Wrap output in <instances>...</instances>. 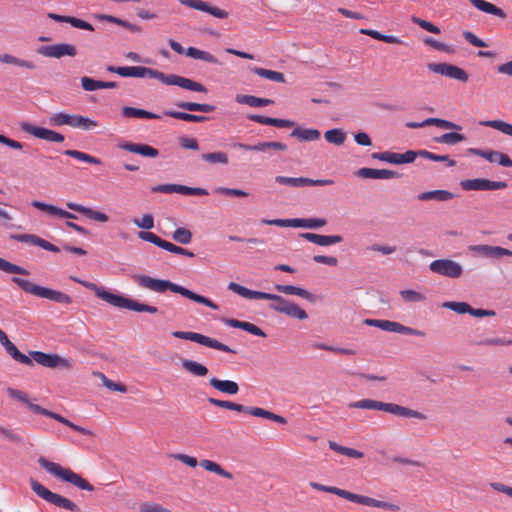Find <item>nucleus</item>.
Returning a JSON list of instances; mask_svg holds the SVG:
<instances>
[{
  "label": "nucleus",
  "instance_id": "a211bd4d",
  "mask_svg": "<svg viewBox=\"0 0 512 512\" xmlns=\"http://www.w3.org/2000/svg\"><path fill=\"white\" fill-rule=\"evenodd\" d=\"M427 68L436 73L440 74L442 76L455 79L461 82H467L468 81V74L467 72L453 64L449 63H429L427 65Z\"/></svg>",
  "mask_w": 512,
  "mask_h": 512
},
{
  "label": "nucleus",
  "instance_id": "5fc2aeb1",
  "mask_svg": "<svg viewBox=\"0 0 512 512\" xmlns=\"http://www.w3.org/2000/svg\"><path fill=\"white\" fill-rule=\"evenodd\" d=\"M172 238L174 241L180 243V244H189L192 240V233L190 230L184 227L177 228L173 234Z\"/></svg>",
  "mask_w": 512,
  "mask_h": 512
},
{
  "label": "nucleus",
  "instance_id": "bb28decb",
  "mask_svg": "<svg viewBox=\"0 0 512 512\" xmlns=\"http://www.w3.org/2000/svg\"><path fill=\"white\" fill-rule=\"evenodd\" d=\"M233 148H239L247 151H257V152H266L269 149L285 151L287 149V145L281 142H259L255 145H248L244 143H234L232 145Z\"/></svg>",
  "mask_w": 512,
  "mask_h": 512
},
{
  "label": "nucleus",
  "instance_id": "864d4df0",
  "mask_svg": "<svg viewBox=\"0 0 512 512\" xmlns=\"http://www.w3.org/2000/svg\"><path fill=\"white\" fill-rule=\"evenodd\" d=\"M435 140L438 143L454 145V144L464 141L465 136L463 134L449 132V133H445V134L441 135L440 137H437Z\"/></svg>",
  "mask_w": 512,
  "mask_h": 512
},
{
  "label": "nucleus",
  "instance_id": "4be33fe9",
  "mask_svg": "<svg viewBox=\"0 0 512 512\" xmlns=\"http://www.w3.org/2000/svg\"><path fill=\"white\" fill-rule=\"evenodd\" d=\"M179 2L192 9L206 12L215 18L226 19L229 16V12L226 10L213 6L209 2L203 0H179Z\"/></svg>",
  "mask_w": 512,
  "mask_h": 512
},
{
  "label": "nucleus",
  "instance_id": "4468645a",
  "mask_svg": "<svg viewBox=\"0 0 512 512\" xmlns=\"http://www.w3.org/2000/svg\"><path fill=\"white\" fill-rule=\"evenodd\" d=\"M32 362L35 361L41 366L48 368H64V369H73L75 362L71 358H64L59 356L58 354H47L41 351H31L30 352Z\"/></svg>",
  "mask_w": 512,
  "mask_h": 512
},
{
  "label": "nucleus",
  "instance_id": "79ce46f5",
  "mask_svg": "<svg viewBox=\"0 0 512 512\" xmlns=\"http://www.w3.org/2000/svg\"><path fill=\"white\" fill-rule=\"evenodd\" d=\"M164 114L166 116H169V117H172V118H175V119H179V120H183V121H187V122H205L208 120V117L206 116H202V115H195V114H190V113H186V112H179V111H173V110H168V111H165Z\"/></svg>",
  "mask_w": 512,
  "mask_h": 512
},
{
  "label": "nucleus",
  "instance_id": "dca6fc26",
  "mask_svg": "<svg viewBox=\"0 0 512 512\" xmlns=\"http://www.w3.org/2000/svg\"><path fill=\"white\" fill-rule=\"evenodd\" d=\"M19 125L21 130L25 133L48 142L62 143L65 140L64 135L61 133L44 127L35 126L27 121L20 122Z\"/></svg>",
  "mask_w": 512,
  "mask_h": 512
},
{
  "label": "nucleus",
  "instance_id": "39448f33",
  "mask_svg": "<svg viewBox=\"0 0 512 512\" xmlns=\"http://www.w3.org/2000/svg\"><path fill=\"white\" fill-rule=\"evenodd\" d=\"M310 486L315 490L335 494V495H337L341 498H344L348 501H351L353 503H358L361 505L374 507V508H381V509L390 510V511H394V512H397L400 509L399 505H397L395 503L377 500V499H374V498H371L368 496H364V495H360V494H356V493H353L348 490L341 489V488H338L335 486H326V485H323V484H320L317 482H311Z\"/></svg>",
  "mask_w": 512,
  "mask_h": 512
},
{
  "label": "nucleus",
  "instance_id": "2f4dec72",
  "mask_svg": "<svg viewBox=\"0 0 512 512\" xmlns=\"http://www.w3.org/2000/svg\"><path fill=\"white\" fill-rule=\"evenodd\" d=\"M275 289L278 292L286 294V295H296V296L304 298L310 302L315 301V296L312 293H310L309 291H307L301 287H297L294 285L276 284Z\"/></svg>",
  "mask_w": 512,
  "mask_h": 512
},
{
  "label": "nucleus",
  "instance_id": "37998d69",
  "mask_svg": "<svg viewBox=\"0 0 512 512\" xmlns=\"http://www.w3.org/2000/svg\"><path fill=\"white\" fill-rule=\"evenodd\" d=\"M199 464L203 469H205L209 472H213V473H215L219 476H222L224 478H227V479L233 478L232 473L224 470L218 463H216L212 460L204 459V460H201Z\"/></svg>",
  "mask_w": 512,
  "mask_h": 512
},
{
  "label": "nucleus",
  "instance_id": "13d9d810",
  "mask_svg": "<svg viewBox=\"0 0 512 512\" xmlns=\"http://www.w3.org/2000/svg\"><path fill=\"white\" fill-rule=\"evenodd\" d=\"M96 375L102 380L103 385L112 390V391H118L125 393L127 391V388L122 383H115L112 380L108 379L103 373L97 372Z\"/></svg>",
  "mask_w": 512,
  "mask_h": 512
},
{
  "label": "nucleus",
  "instance_id": "ea45409f",
  "mask_svg": "<svg viewBox=\"0 0 512 512\" xmlns=\"http://www.w3.org/2000/svg\"><path fill=\"white\" fill-rule=\"evenodd\" d=\"M460 186L464 191H487V179L475 178L462 180Z\"/></svg>",
  "mask_w": 512,
  "mask_h": 512
},
{
  "label": "nucleus",
  "instance_id": "f03ea898",
  "mask_svg": "<svg viewBox=\"0 0 512 512\" xmlns=\"http://www.w3.org/2000/svg\"><path fill=\"white\" fill-rule=\"evenodd\" d=\"M117 74L121 77L155 78L166 85H176L186 90L207 93L206 87L199 82L175 74L166 75L161 71L143 66L118 67Z\"/></svg>",
  "mask_w": 512,
  "mask_h": 512
},
{
  "label": "nucleus",
  "instance_id": "de8ad7c7",
  "mask_svg": "<svg viewBox=\"0 0 512 512\" xmlns=\"http://www.w3.org/2000/svg\"><path fill=\"white\" fill-rule=\"evenodd\" d=\"M325 140L334 145H342L346 140V133L338 128L327 130L324 134Z\"/></svg>",
  "mask_w": 512,
  "mask_h": 512
},
{
  "label": "nucleus",
  "instance_id": "338daca9",
  "mask_svg": "<svg viewBox=\"0 0 512 512\" xmlns=\"http://www.w3.org/2000/svg\"><path fill=\"white\" fill-rule=\"evenodd\" d=\"M164 250L169 251L171 253H175V254H179V255H184V256H187V257H190V258L195 256V254L193 252H191V251H189V250H187L185 248H182L180 246H177V245H175V244H173V243H171L169 241H168V243H167V245H166Z\"/></svg>",
  "mask_w": 512,
  "mask_h": 512
},
{
  "label": "nucleus",
  "instance_id": "69168bd1",
  "mask_svg": "<svg viewBox=\"0 0 512 512\" xmlns=\"http://www.w3.org/2000/svg\"><path fill=\"white\" fill-rule=\"evenodd\" d=\"M81 86L85 91H96L100 89V80L84 76L81 78Z\"/></svg>",
  "mask_w": 512,
  "mask_h": 512
},
{
  "label": "nucleus",
  "instance_id": "680f3d73",
  "mask_svg": "<svg viewBox=\"0 0 512 512\" xmlns=\"http://www.w3.org/2000/svg\"><path fill=\"white\" fill-rule=\"evenodd\" d=\"M133 223L138 228L149 230L154 227V218L151 214H144L141 219H133Z\"/></svg>",
  "mask_w": 512,
  "mask_h": 512
},
{
  "label": "nucleus",
  "instance_id": "3c124183",
  "mask_svg": "<svg viewBox=\"0 0 512 512\" xmlns=\"http://www.w3.org/2000/svg\"><path fill=\"white\" fill-rule=\"evenodd\" d=\"M416 153H417V157L420 156V157H423V158H426V159H429L432 161L446 162L447 165L450 167H453L456 165V162L454 160L450 159V157L448 155H437V154H434L427 150L416 151Z\"/></svg>",
  "mask_w": 512,
  "mask_h": 512
},
{
  "label": "nucleus",
  "instance_id": "0eeeda50",
  "mask_svg": "<svg viewBox=\"0 0 512 512\" xmlns=\"http://www.w3.org/2000/svg\"><path fill=\"white\" fill-rule=\"evenodd\" d=\"M351 408L357 409H368L377 410L391 413L397 416L406 418H416L420 420H426L427 416L417 410L410 409L408 407L400 406L394 403H385L373 399H362L349 404Z\"/></svg>",
  "mask_w": 512,
  "mask_h": 512
},
{
  "label": "nucleus",
  "instance_id": "cd10ccee",
  "mask_svg": "<svg viewBox=\"0 0 512 512\" xmlns=\"http://www.w3.org/2000/svg\"><path fill=\"white\" fill-rule=\"evenodd\" d=\"M66 206L70 210L76 211L78 213H81L84 216H86L87 218H89L91 220H94V221H98V222H101V223H106L109 220V217H108L107 214H105V213H103L101 211L93 210L91 208L85 207L83 205H80V204H77V203H74V202H67Z\"/></svg>",
  "mask_w": 512,
  "mask_h": 512
},
{
  "label": "nucleus",
  "instance_id": "f704fd0d",
  "mask_svg": "<svg viewBox=\"0 0 512 512\" xmlns=\"http://www.w3.org/2000/svg\"><path fill=\"white\" fill-rule=\"evenodd\" d=\"M291 136L300 141H317L320 139L321 133L317 129L297 127L291 132Z\"/></svg>",
  "mask_w": 512,
  "mask_h": 512
},
{
  "label": "nucleus",
  "instance_id": "f8f14e48",
  "mask_svg": "<svg viewBox=\"0 0 512 512\" xmlns=\"http://www.w3.org/2000/svg\"><path fill=\"white\" fill-rule=\"evenodd\" d=\"M262 224L279 227L317 229L327 224L324 218L262 219Z\"/></svg>",
  "mask_w": 512,
  "mask_h": 512
},
{
  "label": "nucleus",
  "instance_id": "f3484780",
  "mask_svg": "<svg viewBox=\"0 0 512 512\" xmlns=\"http://www.w3.org/2000/svg\"><path fill=\"white\" fill-rule=\"evenodd\" d=\"M429 269L439 275L449 278H459L463 273V267L451 259H438L430 263Z\"/></svg>",
  "mask_w": 512,
  "mask_h": 512
},
{
  "label": "nucleus",
  "instance_id": "58836bf2",
  "mask_svg": "<svg viewBox=\"0 0 512 512\" xmlns=\"http://www.w3.org/2000/svg\"><path fill=\"white\" fill-rule=\"evenodd\" d=\"M178 108L187 110V111H198L203 113H211L215 110V106L206 103H196V102H184L180 101L176 103Z\"/></svg>",
  "mask_w": 512,
  "mask_h": 512
},
{
  "label": "nucleus",
  "instance_id": "8fccbe9b",
  "mask_svg": "<svg viewBox=\"0 0 512 512\" xmlns=\"http://www.w3.org/2000/svg\"><path fill=\"white\" fill-rule=\"evenodd\" d=\"M64 154L67 155V156H70V157H72L74 159L86 162V163H90V164H94V165L102 164V162H101V160L99 158H96L94 156H91V155H89L87 153H84V152H81V151H78V150H66L64 152Z\"/></svg>",
  "mask_w": 512,
  "mask_h": 512
},
{
  "label": "nucleus",
  "instance_id": "423d86ee",
  "mask_svg": "<svg viewBox=\"0 0 512 512\" xmlns=\"http://www.w3.org/2000/svg\"><path fill=\"white\" fill-rule=\"evenodd\" d=\"M38 463L49 474L53 475L54 477L60 479L63 482L70 483L71 485L79 488L80 490H85L89 492H92L94 490L92 484H90L80 474L75 473L70 468L63 467L60 464L49 461L44 457H39Z\"/></svg>",
  "mask_w": 512,
  "mask_h": 512
},
{
  "label": "nucleus",
  "instance_id": "e433bc0d",
  "mask_svg": "<svg viewBox=\"0 0 512 512\" xmlns=\"http://www.w3.org/2000/svg\"><path fill=\"white\" fill-rule=\"evenodd\" d=\"M236 101L239 104H246L251 107H264L273 103L272 100L266 98H259L253 95L238 94Z\"/></svg>",
  "mask_w": 512,
  "mask_h": 512
},
{
  "label": "nucleus",
  "instance_id": "c756f323",
  "mask_svg": "<svg viewBox=\"0 0 512 512\" xmlns=\"http://www.w3.org/2000/svg\"><path fill=\"white\" fill-rule=\"evenodd\" d=\"M209 384L213 388L224 394L235 395L239 392V385L235 381L220 380L216 377H212L209 380Z\"/></svg>",
  "mask_w": 512,
  "mask_h": 512
},
{
  "label": "nucleus",
  "instance_id": "c9c22d12",
  "mask_svg": "<svg viewBox=\"0 0 512 512\" xmlns=\"http://www.w3.org/2000/svg\"><path fill=\"white\" fill-rule=\"evenodd\" d=\"M181 366L190 374L198 377H205L208 374V368L196 361L181 359Z\"/></svg>",
  "mask_w": 512,
  "mask_h": 512
},
{
  "label": "nucleus",
  "instance_id": "7c9ffc66",
  "mask_svg": "<svg viewBox=\"0 0 512 512\" xmlns=\"http://www.w3.org/2000/svg\"><path fill=\"white\" fill-rule=\"evenodd\" d=\"M31 205L33 207H35L43 212L49 213L51 215L59 216V217L66 218V219H76L77 218L74 214H72L66 210H63L61 208H58V207L50 205V204H46V203L38 201V200L32 201Z\"/></svg>",
  "mask_w": 512,
  "mask_h": 512
},
{
  "label": "nucleus",
  "instance_id": "774afa93",
  "mask_svg": "<svg viewBox=\"0 0 512 512\" xmlns=\"http://www.w3.org/2000/svg\"><path fill=\"white\" fill-rule=\"evenodd\" d=\"M140 512H171L167 508L156 503H144L140 506Z\"/></svg>",
  "mask_w": 512,
  "mask_h": 512
},
{
  "label": "nucleus",
  "instance_id": "bf43d9fd",
  "mask_svg": "<svg viewBox=\"0 0 512 512\" xmlns=\"http://www.w3.org/2000/svg\"><path fill=\"white\" fill-rule=\"evenodd\" d=\"M443 307L448 308L458 314H465L469 313L470 311V305L465 302L449 301L443 303Z\"/></svg>",
  "mask_w": 512,
  "mask_h": 512
},
{
  "label": "nucleus",
  "instance_id": "6e6552de",
  "mask_svg": "<svg viewBox=\"0 0 512 512\" xmlns=\"http://www.w3.org/2000/svg\"><path fill=\"white\" fill-rule=\"evenodd\" d=\"M8 394L18 400V401H21L23 403H25L27 405V407L34 413L36 414H40V415H43V416H46V417H49V418H52L68 427H70L71 429H73L74 431H77L83 435H86V436H94V433L87 429V428H84V427H81V426H78L74 423H72L71 421H69L68 419H66L65 417H63L62 415L58 414V413H55V412H52L46 408H43L37 404H34L32 402L29 401L28 399V395L23 392V391H20V390H17V389H12V388H9L8 389Z\"/></svg>",
  "mask_w": 512,
  "mask_h": 512
},
{
  "label": "nucleus",
  "instance_id": "a19ab883",
  "mask_svg": "<svg viewBox=\"0 0 512 512\" xmlns=\"http://www.w3.org/2000/svg\"><path fill=\"white\" fill-rule=\"evenodd\" d=\"M453 193L447 190H433L421 193L418 198L422 201L425 200H437V201H448L453 199Z\"/></svg>",
  "mask_w": 512,
  "mask_h": 512
},
{
  "label": "nucleus",
  "instance_id": "9d476101",
  "mask_svg": "<svg viewBox=\"0 0 512 512\" xmlns=\"http://www.w3.org/2000/svg\"><path fill=\"white\" fill-rule=\"evenodd\" d=\"M30 486H31V489L40 498L47 501L48 503H50L56 507L66 509L71 512H79L80 511V508L76 503H74L70 499H68L60 494L50 491L48 488H46L44 485L39 483L37 480L30 479Z\"/></svg>",
  "mask_w": 512,
  "mask_h": 512
},
{
  "label": "nucleus",
  "instance_id": "f257e3e1",
  "mask_svg": "<svg viewBox=\"0 0 512 512\" xmlns=\"http://www.w3.org/2000/svg\"><path fill=\"white\" fill-rule=\"evenodd\" d=\"M228 289L246 299L271 300L272 303L270 304V308L272 310L277 311L279 313H283L291 318L299 320H304L308 318V314L306 313L305 310H303L297 304L283 298L282 296L261 291L250 290L236 282H230L228 284Z\"/></svg>",
  "mask_w": 512,
  "mask_h": 512
},
{
  "label": "nucleus",
  "instance_id": "473e14b6",
  "mask_svg": "<svg viewBox=\"0 0 512 512\" xmlns=\"http://www.w3.org/2000/svg\"><path fill=\"white\" fill-rule=\"evenodd\" d=\"M469 1L475 8H477L478 10H480L482 12H485V13L491 14V15H495L500 18L506 17L505 12L501 8L497 7L496 5H494L488 1H485V0H469Z\"/></svg>",
  "mask_w": 512,
  "mask_h": 512
},
{
  "label": "nucleus",
  "instance_id": "5701e85b",
  "mask_svg": "<svg viewBox=\"0 0 512 512\" xmlns=\"http://www.w3.org/2000/svg\"><path fill=\"white\" fill-rule=\"evenodd\" d=\"M232 411L244 412V413L250 414L252 416L262 417V418H265V419H268V420H271V421H274V422H277L280 424L287 423V420L284 417H282L278 414H275L273 412H270L268 410H265L263 408H260V407H247L242 404H238V403L234 402L233 406H232Z\"/></svg>",
  "mask_w": 512,
  "mask_h": 512
},
{
  "label": "nucleus",
  "instance_id": "09e8293b",
  "mask_svg": "<svg viewBox=\"0 0 512 512\" xmlns=\"http://www.w3.org/2000/svg\"><path fill=\"white\" fill-rule=\"evenodd\" d=\"M203 161L208 162L210 164H223L226 165L229 162L228 155L225 152H210L203 153L201 155Z\"/></svg>",
  "mask_w": 512,
  "mask_h": 512
},
{
  "label": "nucleus",
  "instance_id": "a18cd8bd",
  "mask_svg": "<svg viewBox=\"0 0 512 512\" xmlns=\"http://www.w3.org/2000/svg\"><path fill=\"white\" fill-rule=\"evenodd\" d=\"M481 126L490 127L502 132L505 135L512 137V124H509L503 120H485L480 121Z\"/></svg>",
  "mask_w": 512,
  "mask_h": 512
},
{
  "label": "nucleus",
  "instance_id": "4c0bfd02",
  "mask_svg": "<svg viewBox=\"0 0 512 512\" xmlns=\"http://www.w3.org/2000/svg\"><path fill=\"white\" fill-rule=\"evenodd\" d=\"M185 53L188 57H191L193 59L202 60L204 62H208V63H212V64H219L218 59L215 56H213L211 53L204 51V50H200L195 47L187 48Z\"/></svg>",
  "mask_w": 512,
  "mask_h": 512
},
{
  "label": "nucleus",
  "instance_id": "393cba45",
  "mask_svg": "<svg viewBox=\"0 0 512 512\" xmlns=\"http://www.w3.org/2000/svg\"><path fill=\"white\" fill-rule=\"evenodd\" d=\"M356 175L364 179H393L398 178L400 175L396 171L388 169H374L363 167L360 168Z\"/></svg>",
  "mask_w": 512,
  "mask_h": 512
},
{
  "label": "nucleus",
  "instance_id": "6e6d98bb",
  "mask_svg": "<svg viewBox=\"0 0 512 512\" xmlns=\"http://www.w3.org/2000/svg\"><path fill=\"white\" fill-rule=\"evenodd\" d=\"M479 346H511L512 339L505 337L486 338L476 343Z\"/></svg>",
  "mask_w": 512,
  "mask_h": 512
},
{
  "label": "nucleus",
  "instance_id": "6ab92c4d",
  "mask_svg": "<svg viewBox=\"0 0 512 512\" xmlns=\"http://www.w3.org/2000/svg\"><path fill=\"white\" fill-rule=\"evenodd\" d=\"M38 53L44 57L60 59L62 57H75L77 48L73 44L58 43L54 45L41 46Z\"/></svg>",
  "mask_w": 512,
  "mask_h": 512
},
{
  "label": "nucleus",
  "instance_id": "603ef678",
  "mask_svg": "<svg viewBox=\"0 0 512 512\" xmlns=\"http://www.w3.org/2000/svg\"><path fill=\"white\" fill-rule=\"evenodd\" d=\"M138 237L141 240L150 242L162 249H165V247L168 243V241L161 239L159 236H157L156 234L149 232V231L138 232Z\"/></svg>",
  "mask_w": 512,
  "mask_h": 512
},
{
  "label": "nucleus",
  "instance_id": "052dcab7",
  "mask_svg": "<svg viewBox=\"0 0 512 512\" xmlns=\"http://www.w3.org/2000/svg\"><path fill=\"white\" fill-rule=\"evenodd\" d=\"M400 295L405 302H421L425 300V296L415 290H402Z\"/></svg>",
  "mask_w": 512,
  "mask_h": 512
},
{
  "label": "nucleus",
  "instance_id": "c03bdc74",
  "mask_svg": "<svg viewBox=\"0 0 512 512\" xmlns=\"http://www.w3.org/2000/svg\"><path fill=\"white\" fill-rule=\"evenodd\" d=\"M252 72L256 75L268 79L270 81L284 83L285 82V76L283 73L273 70H268L265 68L260 67H254L252 68Z\"/></svg>",
  "mask_w": 512,
  "mask_h": 512
},
{
  "label": "nucleus",
  "instance_id": "7ed1b4c3",
  "mask_svg": "<svg viewBox=\"0 0 512 512\" xmlns=\"http://www.w3.org/2000/svg\"><path fill=\"white\" fill-rule=\"evenodd\" d=\"M136 282L139 286L157 293H164L167 290L178 293L183 297H186L194 302L203 304L214 310L218 309V305L209 298L199 295L181 285L175 284L169 280L156 279L147 275H138L135 277Z\"/></svg>",
  "mask_w": 512,
  "mask_h": 512
},
{
  "label": "nucleus",
  "instance_id": "e2e57ef3",
  "mask_svg": "<svg viewBox=\"0 0 512 512\" xmlns=\"http://www.w3.org/2000/svg\"><path fill=\"white\" fill-rule=\"evenodd\" d=\"M411 20L413 23L419 25L422 29H424L430 33H434V34L440 33V29L431 22H428V21L418 18L416 16H412Z\"/></svg>",
  "mask_w": 512,
  "mask_h": 512
},
{
  "label": "nucleus",
  "instance_id": "20e7f679",
  "mask_svg": "<svg viewBox=\"0 0 512 512\" xmlns=\"http://www.w3.org/2000/svg\"><path fill=\"white\" fill-rule=\"evenodd\" d=\"M71 279L74 280L75 282L83 285L87 289L92 290L98 298L109 303L110 305H112L114 307L133 310L136 312H147V313H151V314H155L158 312V309L155 306L142 304L133 299L126 298L122 295L111 293L110 291L106 290L104 287L98 286L95 283L83 281L76 277H71Z\"/></svg>",
  "mask_w": 512,
  "mask_h": 512
},
{
  "label": "nucleus",
  "instance_id": "4d7b16f0",
  "mask_svg": "<svg viewBox=\"0 0 512 512\" xmlns=\"http://www.w3.org/2000/svg\"><path fill=\"white\" fill-rule=\"evenodd\" d=\"M0 270L10 274L28 275V271L18 265L8 262L0 258Z\"/></svg>",
  "mask_w": 512,
  "mask_h": 512
},
{
  "label": "nucleus",
  "instance_id": "412c9836",
  "mask_svg": "<svg viewBox=\"0 0 512 512\" xmlns=\"http://www.w3.org/2000/svg\"><path fill=\"white\" fill-rule=\"evenodd\" d=\"M275 181L281 185H288L292 187H304V186H329L334 184L332 179H310L306 177H286L277 176Z\"/></svg>",
  "mask_w": 512,
  "mask_h": 512
},
{
  "label": "nucleus",
  "instance_id": "0e129e2a",
  "mask_svg": "<svg viewBox=\"0 0 512 512\" xmlns=\"http://www.w3.org/2000/svg\"><path fill=\"white\" fill-rule=\"evenodd\" d=\"M215 192L222 195L227 196H234V197H247L248 193L235 188H225V187H218L215 189Z\"/></svg>",
  "mask_w": 512,
  "mask_h": 512
},
{
  "label": "nucleus",
  "instance_id": "9b49d317",
  "mask_svg": "<svg viewBox=\"0 0 512 512\" xmlns=\"http://www.w3.org/2000/svg\"><path fill=\"white\" fill-rule=\"evenodd\" d=\"M49 123L52 126L68 125L72 128L82 129L85 131L93 130L98 126V122L96 120L82 115L68 114L65 112L52 114L49 118Z\"/></svg>",
  "mask_w": 512,
  "mask_h": 512
},
{
  "label": "nucleus",
  "instance_id": "2eb2a0df",
  "mask_svg": "<svg viewBox=\"0 0 512 512\" xmlns=\"http://www.w3.org/2000/svg\"><path fill=\"white\" fill-rule=\"evenodd\" d=\"M364 322L368 326L377 327L383 331L400 333V334H405V335H413V336H419V337L424 336V332L414 329V328H411V327H408V326H404L401 323H398L395 321L380 320V319H366Z\"/></svg>",
  "mask_w": 512,
  "mask_h": 512
},
{
  "label": "nucleus",
  "instance_id": "c85d7f7f",
  "mask_svg": "<svg viewBox=\"0 0 512 512\" xmlns=\"http://www.w3.org/2000/svg\"><path fill=\"white\" fill-rule=\"evenodd\" d=\"M120 148L144 157L154 158L159 155V151L156 148L147 144H136L128 142L120 145Z\"/></svg>",
  "mask_w": 512,
  "mask_h": 512
},
{
  "label": "nucleus",
  "instance_id": "a878e982",
  "mask_svg": "<svg viewBox=\"0 0 512 512\" xmlns=\"http://www.w3.org/2000/svg\"><path fill=\"white\" fill-rule=\"evenodd\" d=\"M300 237L319 246H330L343 241L341 235H321L311 232L301 233Z\"/></svg>",
  "mask_w": 512,
  "mask_h": 512
},
{
  "label": "nucleus",
  "instance_id": "ddd939ff",
  "mask_svg": "<svg viewBox=\"0 0 512 512\" xmlns=\"http://www.w3.org/2000/svg\"><path fill=\"white\" fill-rule=\"evenodd\" d=\"M172 335L176 338L193 341L198 344L204 345L206 347L220 350L222 352L234 353V354L236 353L235 350L231 349L226 344H223L216 339H213L211 337L205 336V335L197 333V332L174 331V332H172Z\"/></svg>",
  "mask_w": 512,
  "mask_h": 512
},
{
  "label": "nucleus",
  "instance_id": "72a5a7b5",
  "mask_svg": "<svg viewBox=\"0 0 512 512\" xmlns=\"http://www.w3.org/2000/svg\"><path fill=\"white\" fill-rule=\"evenodd\" d=\"M123 117L125 118H139V119H159L160 116L158 114L146 111L140 108H134L125 106L121 111Z\"/></svg>",
  "mask_w": 512,
  "mask_h": 512
},
{
  "label": "nucleus",
  "instance_id": "b1692460",
  "mask_svg": "<svg viewBox=\"0 0 512 512\" xmlns=\"http://www.w3.org/2000/svg\"><path fill=\"white\" fill-rule=\"evenodd\" d=\"M470 250L490 259H500L504 256H512V251L509 249L487 244L470 246Z\"/></svg>",
  "mask_w": 512,
  "mask_h": 512
},
{
  "label": "nucleus",
  "instance_id": "49530a36",
  "mask_svg": "<svg viewBox=\"0 0 512 512\" xmlns=\"http://www.w3.org/2000/svg\"><path fill=\"white\" fill-rule=\"evenodd\" d=\"M5 349L7 353L16 361L20 362L21 364H25L28 366H32L33 362L32 359L20 352L17 347L10 341V344H7L5 346Z\"/></svg>",
  "mask_w": 512,
  "mask_h": 512
},
{
  "label": "nucleus",
  "instance_id": "aec40b11",
  "mask_svg": "<svg viewBox=\"0 0 512 512\" xmlns=\"http://www.w3.org/2000/svg\"><path fill=\"white\" fill-rule=\"evenodd\" d=\"M373 159H377L380 161L388 162L391 164H407L412 163L417 158L416 151L408 150L405 153H396V152H375L371 155Z\"/></svg>",
  "mask_w": 512,
  "mask_h": 512
},
{
  "label": "nucleus",
  "instance_id": "1a4fd4ad",
  "mask_svg": "<svg viewBox=\"0 0 512 512\" xmlns=\"http://www.w3.org/2000/svg\"><path fill=\"white\" fill-rule=\"evenodd\" d=\"M12 281L16 283L23 291L34 296L45 298L65 305L72 303V298L68 294H65L61 291L36 285L24 278L13 277Z\"/></svg>",
  "mask_w": 512,
  "mask_h": 512
}]
</instances>
